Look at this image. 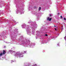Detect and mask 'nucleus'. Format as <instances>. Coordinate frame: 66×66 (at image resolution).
<instances>
[{"mask_svg": "<svg viewBox=\"0 0 66 66\" xmlns=\"http://www.w3.org/2000/svg\"><path fill=\"white\" fill-rule=\"evenodd\" d=\"M22 39H23L22 38L20 37L19 39V42H18V45H23L25 47H28L31 48H33V46H32V45L30 46V41L29 40H25V41H22Z\"/></svg>", "mask_w": 66, "mask_h": 66, "instance_id": "f257e3e1", "label": "nucleus"}, {"mask_svg": "<svg viewBox=\"0 0 66 66\" xmlns=\"http://www.w3.org/2000/svg\"><path fill=\"white\" fill-rule=\"evenodd\" d=\"M28 23L31 25V27L32 28V34L33 35H35V29L37 28V25L35 24V22L34 23V22H32L31 21H30Z\"/></svg>", "mask_w": 66, "mask_h": 66, "instance_id": "f03ea898", "label": "nucleus"}, {"mask_svg": "<svg viewBox=\"0 0 66 66\" xmlns=\"http://www.w3.org/2000/svg\"><path fill=\"white\" fill-rule=\"evenodd\" d=\"M13 34H12L11 35V37L12 38V40L15 41L16 39L15 37H16V36L18 35V31L15 28V30L13 31Z\"/></svg>", "mask_w": 66, "mask_h": 66, "instance_id": "7ed1b4c3", "label": "nucleus"}, {"mask_svg": "<svg viewBox=\"0 0 66 66\" xmlns=\"http://www.w3.org/2000/svg\"><path fill=\"white\" fill-rule=\"evenodd\" d=\"M22 28H27L26 31L27 32V33L28 35H29V36L31 35V31H30V26H28L27 25L24 24L22 26Z\"/></svg>", "mask_w": 66, "mask_h": 66, "instance_id": "20e7f679", "label": "nucleus"}, {"mask_svg": "<svg viewBox=\"0 0 66 66\" xmlns=\"http://www.w3.org/2000/svg\"><path fill=\"white\" fill-rule=\"evenodd\" d=\"M19 52H17L15 55H14V56H20V57H23V56H22V54H21V53H20V54L19 53Z\"/></svg>", "mask_w": 66, "mask_h": 66, "instance_id": "39448f33", "label": "nucleus"}, {"mask_svg": "<svg viewBox=\"0 0 66 66\" xmlns=\"http://www.w3.org/2000/svg\"><path fill=\"white\" fill-rule=\"evenodd\" d=\"M17 13H19L20 14H23V13H22V11H19L18 9H17Z\"/></svg>", "mask_w": 66, "mask_h": 66, "instance_id": "423d86ee", "label": "nucleus"}, {"mask_svg": "<svg viewBox=\"0 0 66 66\" xmlns=\"http://www.w3.org/2000/svg\"><path fill=\"white\" fill-rule=\"evenodd\" d=\"M9 52H11V53H14V54H15V51H13L11 50H9Z\"/></svg>", "mask_w": 66, "mask_h": 66, "instance_id": "0eeeda50", "label": "nucleus"}, {"mask_svg": "<svg viewBox=\"0 0 66 66\" xmlns=\"http://www.w3.org/2000/svg\"><path fill=\"white\" fill-rule=\"evenodd\" d=\"M34 14H35L37 16H38V13H37V12L35 11L34 13Z\"/></svg>", "mask_w": 66, "mask_h": 66, "instance_id": "6e6552de", "label": "nucleus"}, {"mask_svg": "<svg viewBox=\"0 0 66 66\" xmlns=\"http://www.w3.org/2000/svg\"><path fill=\"white\" fill-rule=\"evenodd\" d=\"M47 20H49V21H51V18H49V17H48L47 18Z\"/></svg>", "mask_w": 66, "mask_h": 66, "instance_id": "1a4fd4ad", "label": "nucleus"}, {"mask_svg": "<svg viewBox=\"0 0 66 66\" xmlns=\"http://www.w3.org/2000/svg\"><path fill=\"white\" fill-rule=\"evenodd\" d=\"M19 4H18L16 5V8H19Z\"/></svg>", "mask_w": 66, "mask_h": 66, "instance_id": "9d476101", "label": "nucleus"}, {"mask_svg": "<svg viewBox=\"0 0 66 66\" xmlns=\"http://www.w3.org/2000/svg\"><path fill=\"white\" fill-rule=\"evenodd\" d=\"M39 34H40V33H37V34H36L37 36L38 37H39Z\"/></svg>", "mask_w": 66, "mask_h": 66, "instance_id": "9b49d317", "label": "nucleus"}, {"mask_svg": "<svg viewBox=\"0 0 66 66\" xmlns=\"http://www.w3.org/2000/svg\"><path fill=\"white\" fill-rule=\"evenodd\" d=\"M5 53H6V52H5V51L3 50V54H5Z\"/></svg>", "mask_w": 66, "mask_h": 66, "instance_id": "f8f14e48", "label": "nucleus"}, {"mask_svg": "<svg viewBox=\"0 0 66 66\" xmlns=\"http://www.w3.org/2000/svg\"><path fill=\"white\" fill-rule=\"evenodd\" d=\"M38 10L39 11H40V10H41V7H39V8Z\"/></svg>", "mask_w": 66, "mask_h": 66, "instance_id": "ddd939ff", "label": "nucleus"}, {"mask_svg": "<svg viewBox=\"0 0 66 66\" xmlns=\"http://www.w3.org/2000/svg\"><path fill=\"white\" fill-rule=\"evenodd\" d=\"M2 54H3V53H1L0 54V56H2Z\"/></svg>", "mask_w": 66, "mask_h": 66, "instance_id": "4468645a", "label": "nucleus"}, {"mask_svg": "<svg viewBox=\"0 0 66 66\" xmlns=\"http://www.w3.org/2000/svg\"><path fill=\"white\" fill-rule=\"evenodd\" d=\"M45 40H43V44H44V43H45Z\"/></svg>", "mask_w": 66, "mask_h": 66, "instance_id": "2eb2a0df", "label": "nucleus"}, {"mask_svg": "<svg viewBox=\"0 0 66 66\" xmlns=\"http://www.w3.org/2000/svg\"><path fill=\"white\" fill-rule=\"evenodd\" d=\"M26 52H27V51H24V52L23 53H26Z\"/></svg>", "mask_w": 66, "mask_h": 66, "instance_id": "dca6fc26", "label": "nucleus"}, {"mask_svg": "<svg viewBox=\"0 0 66 66\" xmlns=\"http://www.w3.org/2000/svg\"><path fill=\"white\" fill-rule=\"evenodd\" d=\"M45 36H48L47 34H45Z\"/></svg>", "mask_w": 66, "mask_h": 66, "instance_id": "f3484780", "label": "nucleus"}, {"mask_svg": "<svg viewBox=\"0 0 66 66\" xmlns=\"http://www.w3.org/2000/svg\"><path fill=\"white\" fill-rule=\"evenodd\" d=\"M9 29H12V28H11V27H9Z\"/></svg>", "mask_w": 66, "mask_h": 66, "instance_id": "a211bd4d", "label": "nucleus"}, {"mask_svg": "<svg viewBox=\"0 0 66 66\" xmlns=\"http://www.w3.org/2000/svg\"><path fill=\"white\" fill-rule=\"evenodd\" d=\"M50 16H51V14H50Z\"/></svg>", "mask_w": 66, "mask_h": 66, "instance_id": "6ab92c4d", "label": "nucleus"}, {"mask_svg": "<svg viewBox=\"0 0 66 66\" xmlns=\"http://www.w3.org/2000/svg\"><path fill=\"white\" fill-rule=\"evenodd\" d=\"M13 22H15V23H16V22L15 21H14Z\"/></svg>", "mask_w": 66, "mask_h": 66, "instance_id": "aec40b11", "label": "nucleus"}, {"mask_svg": "<svg viewBox=\"0 0 66 66\" xmlns=\"http://www.w3.org/2000/svg\"><path fill=\"white\" fill-rule=\"evenodd\" d=\"M60 17H61V18H62V15H61L60 16Z\"/></svg>", "mask_w": 66, "mask_h": 66, "instance_id": "412c9836", "label": "nucleus"}, {"mask_svg": "<svg viewBox=\"0 0 66 66\" xmlns=\"http://www.w3.org/2000/svg\"><path fill=\"white\" fill-rule=\"evenodd\" d=\"M36 39H37V37H36Z\"/></svg>", "mask_w": 66, "mask_h": 66, "instance_id": "4be33fe9", "label": "nucleus"}, {"mask_svg": "<svg viewBox=\"0 0 66 66\" xmlns=\"http://www.w3.org/2000/svg\"><path fill=\"white\" fill-rule=\"evenodd\" d=\"M31 7V8H33V7L31 6V7Z\"/></svg>", "mask_w": 66, "mask_h": 66, "instance_id": "5701e85b", "label": "nucleus"}, {"mask_svg": "<svg viewBox=\"0 0 66 66\" xmlns=\"http://www.w3.org/2000/svg\"><path fill=\"white\" fill-rule=\"evenodd\" d=\"M59 45H60V44H59V43H58L57 45H58V46H59Z\"/></svg>", "mask_w": 66, "mask_h": 66, "instance_id": "b1692460", "label": "nucleus"}, {"mask_svg": "<svg viewBox=\"0 0 66 66\" xmlns=\"http://www.w3.org/2000/svg\"><path fill=\"white\" fill-rule=\"evenodd\" d=\"M11 61L12 62H14V61Z\"/></svg>", "mask_w": 66, "mask_h": 66, "instance_id": "393cba45", "label": "nucleus"}, {"mask_svg": "<svg viewBox=\"0 0 66 66\" xmlns=\"http://www.w3.org/2000/svg\"><path fill=\"white\" fill-rule=\"evenodd\" d=\"M66 38V37H64V39H65V38Z\"/></svg>", "mask_w": 66, "mask_h": 66, "instance_id": "a878e982", "label": "nucleus"}, {"mask_svg": "<svg viewBox=\"0 0 66 66\" xmlns=\"http://www.w3.org/2000/svg\"><path fill=\"white\" fill-rule=\"evenodd\" d=\"M55 30H56V28H55Z\"/></svg>", "mask_w": 66, "mask_h": 66, "instance_id": "bb28decb", "label": "nucleus"}, {"mask_svg": "<svg viewBox=\"0 0 66 66\" xmlns=\"http://www.w3.org/2000/svg\"><path fill=\"white\" fill-rule=\"evenodd\" d=\"M59 14H60V13H58V15H59Z\"/></svg>", "mask_w": 66, "mask_h": 66, "instance_id": "cd10ccee", "label": "nucleus"}, {"mask_svg": "<svg viewBox=\"0 0 66 66\" xmlns=\"http://www.w3.org/2000/svg\"><path fill=\"white\" fill-rule=\"evenodd\" d=\"M54 27H56V26H54Z\"/></svg>", "mask_w": 66, "mask_h": 66, "instance_id": "c85d7f7f", "label": "nucleus"}]
</instances>
